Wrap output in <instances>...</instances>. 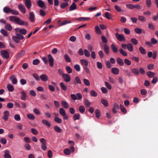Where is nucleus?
<instances>
[{
  "label": "nucleus",
  "instance_id": "obj_1",
  "mask_svg": "<svg viewBox=\"0 0 158 158\" xmlns=\"http://www.w3.org/2000/svg\"><path fill=\"white\" fill-rule=\"evenodd\" d=\"M40 141L41 143V148L43 150H46L47 149V146L46 145L47 143L46 141L44 138H41L40 139Z\"/></svg>",
  "mask_w": 158,
  "mask_h": 158
},
{
  "label": "nucleus",
  "instance_id": "obj_2",
  "mask_svg": "<svg viewBox=\"0 0 158 158\" xmlns=\"http://www.w3.org/2000/svg\"><path fill=\"white\" fill-rule=\"evenodd\" d=\"M71 97L74 100H80L82 98V95L81 93H77L76 95L75 94H71Z\"/></svg>",
  "mask_w": 158,
  "mask_h": 158
},
{
  "label": "nucleus",
  "instance_id": "obj_3",
  "mask_svg": "<svg viewBox=\"0 0 158 158\" xmlns=\"http://www.w3.org/2000/svg\"><path fill=\"white\" fill-rule=\"evenodd\" d=\"M48 61L50 66L51 67H52L54 64V60L51 54H48Z\"/></svg>",
  "mask_w": 158,
  "mask_h": 158
},
{
  "label": "nucleus",
  "instance_id": "obj_4",
  "mask_svg": "<svg viewBox=\"0 0 158 158\" xmlns=\"http://www.w3.org/2000/svg\"><path fill=\"white\" fill-rule=\"evenodd\" d=\"M37 4L39 7L43 9H45L47 7L44 2L41 0H39L37 2Z\"/></svg>",
  "mask_w": 158,
  "mask_h": 158
},
{
  "label": "nucleus",
  "instance_id": "obj_5",
  "mask_svg": "<svg viewBox=\"0 0 158 158\" xmlns=\"http://www.w3.org/2000/svg\"><path fill=\"white\" fill-rule=\"evenodd\" d=\"M116 38L120 41H124L125 40L124 36L122 34H119L118 33L115 34Z\"/></svg>",
  "mask_w": 158,
  "mask_h": 158
},
{
  "label": "nucleus",
  "instance_id": "obj_6",
  "mask_svg": "<svg viewBox=\"0 0 158 158\" xmlns=\"http://www.w3.org/2000/svg\"><path fill=\"white\" fill-rule=\"evenodd\" d=\"M1 54L4 58L7 59L9 57V53L6 50H2L1 52Z\"/></svg>",
  "mask_w": 158,
  "mask_h": 158
},
{
  "label": "nucleus",
  "instance_id": "obj_7",
  "mask_svg": "<svg viewBox=\"0 0 158 158\" xmlns=\"http://www.w3.org/2000/svg\"><path fill=\"white\" fill-rule=\"evenodd\" d=\"M10 115L9 112L7 110L3 112V115L2 118L5 121H6L8 120V117Z\"/></svg>",
  "mask_w": 158,
  "mask_h": 158
},
{
  "label": "nucleus",
  "instance_id": "obj_8",
  "mask_svg": "<svg viewBox=\"0 0 158 158\" xmlns=\"http://www.w3.org/2000/svg\"><path fill=\"white\" fill-rule=\"evenodd\" d=\"M119 106L118 105L115 103L113 106L112 111L114 114H116L117 112V110L119 109Z\"/></svg>",
  "mask_w": 158,
  "mask_h": 158
},
{
  "label": "nucleus",
  "instance_id": "obj_9",
  "mask_svg": "<svg viewBox=\"0 0 158 158\" xmlns=\"http://www.w3.org/2000/svg\"><path fill=\"white\" fill-rule=\"evenodd\" d=\"M62 77L64 81L66 82H69L71 80V77L68 74H64L63 75Z\"/></svg>",
  "mask_w": 158,
  "mask_h": 158
},
{
  "label": "nucleus",
  "instance_id": "obj_10",
  "mask_svg": "<svg viewBox=\"0 0 158 158\" xmlns=\"http://www.w3.org/2000/svg\"><path fill=\"white\" fill-rule=\"evenodd\" d=\"M25 53V51L24 50H21L20 51L16 56V58L17 59H19L23 56Z\"/></svg>",
  "mask_w": 158,
  "mask_h": 158
},
{
  "label": "nucleus",
  "instance_id": "obj_11",
  "mask_svg": "<svg viewBox=\"0 0 158 158\" xmlns=\"http://www.w3.org/2000/svg\"><path fill=\"white\" fill-rule=\"evenodd\" d=\"M18 8L23 13L25 14L26 13V8L23 4H19L18 5Z\"/></svg>",
  "mask_w": 158,
  "mask_h": 158
},
{
  "label": "nucleus",
  "instance_id": "obj_12",
  "mask_svg": "<svg viewBox=\"0 0 158 158\" xmlns=\"http://www.w3.org/2000/svg\"><path fill=\"white\" fill-rule=\"evenodd\" d=\"M25 5L28 9H29L31 6V0H24Z\"/></svg>",
  "mask_w": 158,
  "mask_h": 158
},
{
  "label": "nucleus",
  "instance_id": "obj_13",
  "mask_svg": "<svg viewBox=\"0 0 158 158\" xmlns=\"http://www.w3.org/2000/svg\"><path fill=\"white\" fill-rule=\"evenodd\" d=\"M16 23L20 25H25L27 26L28 25V23L27 22L22 20L19 18H18Z\"/></svg>",
  "mask_w": 158,
  "mask_h": 158
},
{
  "label": "nucleus",
  "instance_id": "obj_14",
  "mask_svg": "<svg viewBox=\"0 0 158 158\" xmlns=\"http://www.w3.org/2000/svg\"><path fill=\"white\" fill-rule=\"evenodd\" d=\"M35 15L34 13L33 12H30L29 19L31 22H33L35 21Z\"/></svg>",
  "mask_w": 158,
  "mask_h": 158
},
{
  "label": "nucleus",
  "instance_id": "obj_15",
  "mask_svg": "<svg viewBox=\"0 0 158 158\" xmlns=\"http://www.w3.org/2000/svg\"><path fill=\"white\" fill-rule=\"evenodd\" d=\"M131 72L135 76H137L139 74V70L135 68H133L131 69Z\"/></svg>",
  "mask_w": 158,
  "mask_h": 158
},
{
  "label": "nucleus",
  "instance_id": "obj_16",
  "mask_svg": "<svg viewBox=\"0 0 158 158\" xmlns=\"http://www.w3.org/2000/svg\"><path fill=\"white\" fill-rule=\"evenodd\" d=\"M40 78L41 79L44 81H46L48 79V76L44 74H43L40 75Z\"/></svg>",
  "mask_w": 158,
  "mask_h": 158
},
{
  "label": "nucleus",
  "instance_id": "obj_17",
  "mask_svg": "<svg viewBox=\"0 0 158 158\" xmlns=\"http://www.w3.org/2000/svg\"><path fill=\"white\" fill-rule=\"evenodd\" d=\"M12 9L8 6H5L3 8V12L6 13H11Z\"/></svg>",
  "mask_w": 158,
  "mask_h": 158
},
{
  "label": "nucleus",
  "instance_id": "obj_18",
  "mask_svg": "<svg viewBox=\"0 0 158 158\" xmlns=\"http://www.w3.org/2000/svg\"><path fill=\"white\" fill-rule=\"evenodd\" d=\"M10 151L8 150H6L4 151V156L5 158H11V156L10 154Z\"/></svg>",
  "mask_w": 158,
  "mask_h": 158
},
{
  "label": "nucleus",
  "instance_id": "obj_19",
  "mask_svg": "<svg viewBox=\"0 0 158 158\" xmlns=\"http://www.w3.org/2000/svg\"><path fill=\"white\" fill-rule=\"evenodd\" d=\"M61 105L65 109H67L69 107V105L66 101H62L61 102Z\"/></svg>",
  "mask_w": 158,
  "mask_h": 158
},
{
  "label": "nucleus",
  "instance_id": "obj_20",
  "mask_svg": "<svg viewBox=\"0 0 158 158\" xmlns=\"http://www.w3.org/2000/svg\"><path fill=\"white\" fill-rule=\"evenodd\" d=\"M117 63L120 66H122L124 65L123 60L120 57H118L116 59Z\"/></svg>",
  "mask_w": 158,
  "mask_h": 158
},
{
  "label": "nucleus",
  "instance_id": "obj_21",
  "mask_svg": "<svg viewBox=\"0 0 158 158\" xmlns=\"http://www.w3.org/2000/svg\"><path fill=\"white\" fill-rule=\"evenodd\" d=\"M123 72L125 73V75L128 77H132V75L131 72L127 69L123 70Z\"/></svg>",
  "mask_w": 158,
  "mask_h": 158
},
{
  "label": "nucleus",
  "instance_id": "obj_22",
  "mask_svg": "<svg viewBox=\"0 0 158 158\" xmlns=\"http://www.w3.org/2000/svg\"><path fill=\"white\" fill-rule=\"evenodd\" d=\"M77 7L75 3L73 2L72 5L70 6L69 10L70 11H72L76 9Z\"/></svg>",
  "mask_w": 158,
  "mask_h": 158
},
{
  "label": "nucleus",
  "instance_id": "obj_23",
  "mask_svg": "<svg viewBox=\"0 0 158 158\" xmlns=\"http://www.w3.org/2000/svg\"><path fill=\"white\" fill-rule=\"evenodd\" d=\"M10 79L12 81V83L14 84H16L17 83V80L15 77V76L13 75L10 77Z\"/></svg>",
  "mask_w": 158,
  "mask_h": 158
},
{
  "label": "nucleus",
  "instance_id": "obj_24",
  "mask_svg": "<svg viewBox=\"0 0 158 158\" xmlns=\"http://www.w3.org/2000/svg\"><path fill=\"white\" fill-rule=\"evenodd\" d=\"M42 123L43 124L47 126L48 127H50L51 126V124L50 122L46 119L42 120Z\"/></svg>",
  "mask_w": 158,
  "mask_h": 158
},
{
  "label": "nucleus",
  "instance_id": "obj_25",
  "mask_svg": "<svg viewBox=\"0 0 158 158\" xmlns=\"http://www.w3.org/2000/svg\"><path fill=\"white\" fill-rule=\"evenodd\" d=\"M111 48L113 52L115 53H117L118 51V48L114 44H112L111 45Z\"/></svg>",
  "mask_w": 158,
  "mask_h": 158
},
{
  "label": "nucleus",
  "instance_id": "obj_26",
  "mask_svg": "<svg viewBox=\"0 0 158 158\" xmlns=\"http://www.w3.org/2000/svg\"><path fill=\"white\" fill-rule=\"evenodd\" d=\"M111 72L114 74L117 75L119 73V69L117 68H113L111 69Z\"/></svg>",
  "mask_w": 158,
  "mask_h": 158
},
{
  "label": "nucleus",
  "instance_id": "obj_27",
  "mask_svg": "<svg viewBox=\"0 0 158 158\" xmlns=\"http://www.w3.org/2000/svg\"><path fill=\"white\" fill-rule=\"evenodd\" d=\"M73 83L75 85L77 83L81 84V81L80 78L78 76H77L75 77V80L74 81Z\"/></svg>",
  "mask_w": 158,
  "mask_h": 158
},
{
  "label": "nucleus",
  "instance_id": "obj_28",
  "mask_svg": "<svg viewBox=\"0 0 158 158\" xmlns=\"http://www.w3.org/2000/svg\"><path fill=\"white\" fill-rule=\"evenodd\" d=\"M69 4L68 2H63L60 5V7L62 9H64L68 6Z\"/></svg>",
  "mask_w": 158,
  "mask_h": 158
},
{
  "label": "nucleus",
  "instance_id": "obj_29",
  "mask_svg": "<svg viewBox=\"0 0 158 158\" xmlns=\"http://www.w3.org/2000/svg\"><path fill=\"white\" fill-rule=\"evenodd\" d=\"M21 94L22 95L21 97V99L23 100H25L27 97L26 93L23 91L21 92Z\"/></svg>",
  "mask_w": 158,
  "mask_h": 158
},
{
  "label": "nucleus",
  "instance_id": "obj_30",
  "mask_svg": "<svg viewBox=\"0 0 158 158\" xmlns=\"http://www.w3.org/2000/svg\"><path fill=\"white\" fill-rule=\"evenodd\" d=\"M80 62L82 65L84 66H87L88 65V61L85 59H82L80 60Z\"/></svg>",
  "mask_w": 158,
  "mask_h": 158
},
{
  "label": "nucleus",
  "instance_id": "obj_31",
  "mask_svg": "<svg viewBox=\"0 0 158 158\" xmlns=\"http://www.w3.org/2000/svg\"><path fill=\"white\" fill-rule=\"evenodd\" d=\"M127 48L129 52H132L133 50V45L131 43H128L127 44Z\"/></svg>",
  "mask_w": 158,
  "mask_h": 158
},
{
  "label": "nucleus",
  "instance_id": "obj_32",
  "mask_svg": "<svg viewBox=\"0 0 158 158\" xmlns=\"http://www.w3.org/2000/svg\"><path fill=\"white\" fill-rule=\"evenodd\" d=\"M101 102L105 107H107L108 106V103L106 99H102L101 100Z\"/></svg>",
  "mask_w": 158,
  "mask_h": 158
},
{
  "label": "nucleus",
  "instance_id": "obj_33",
  "mask_svg": "<svg viewBox=\"0 0 158 158\" xmlns=\"http://www.w3.org/2000/svg\"><path fill=\"white\" fill-rule=\"evenodd\" d=\"M64 58L67 62H70L71 61V59L69 56L67 54H65L64 55Z\"/></svg>",
  "mask_w": 158,
  "mask_h": 158
},
{
  "label": "nucleus",
  "instance_id": "obj_34",
  "mask_svg": "<svg viewBox=\"0 0 158 158\" xmlns=\"http://www.w3.org/2000/svg\"><path fill=\"white\" fill-rule=\"evenodd\" d=\"M147 75L149 78L153 77L155 75V73L151 71H148L147 73Z\"/></svg>",
  "mask_w": 158,
  "mask_h": 158
},
{
  "label": "nucleus",
  "instance_id": "obj_35",
  "mask_svg": "<svg viewBox=\"0 0 158 158\" xmlns=\"http://www.w3.org/2000/svg\"><path fill=\"white\" fill-rule=\"evenodd\" d=\"M18 18L16 16H11L10 17V20L12 22L14 21L16 23Z\"/></svg>",
  "mask_w": 158,
  "mask_h": 158
},
{
  "label": "nucleus",
  "instance_id": "obj_36",
  "mask_svg": "<svg viewBox=\"0 0 158 158\" xmlns=\"http://www.w3.org/2000/svg\"><path fill=\"white\" fill-rule=\"evenodd\" d=\"M104 50L106 54L109 53V48L107 44H105L104 45Z\"/></svg>",
  "mask_w": 158,
  "mask_h": 158
},
{
  "label": "nucleus",
  "instance_id": "obj_37",
  "mask_svg": "<svg viewBox=\"0 0 158 158\" xmlns=\"http://www.w3.org/2000/svg\"><path fill=\"white\" fill-rule=\"evenodd\" d=\"M120 109L121 111L124 114H125L127 113L126 109L122 104L120 105Z\"/></svg>",
  "mask_w": 158,
  "mask_h": 158
},
{
  "label": "nucleus",
  "instance_id": "obj_38",
  "mask_svg": "<svg viewBox=\"0 0 158 158\" xmlns=\"http://www.w3.org/2000/svg\"><path fill=\"white\" fill-rule=\"evenodd\" d=\"M7 88L8 90L10 92H12L14 90V86L11 84H8L7 86Z\"/></svg>",
  "mask_w": 158,
  "mask_h": 158
},
{
  "label": "nucleus",
  "instance_id": "obj_39",
  "mask_svg": "<svg viewBox=\"0 0 158 158\" xmlns=\"http://www.w3.org/2000/svg\"><path fill=\"white\" fill-rule=\"evenodd\" d=\"M54 129L55 131L58 133H60L62 131V129L57 126H55Z\"/></svg>",
  "mask_w": 158,
  "mask_h": 158
},
{
  "label": "nucleus",
  "instance_id": "obj_40",
  "mask_svg": "<svg viewBox=\"0 0 158 158\" xmlns=\"http://www.w3.org/2000/svg\"><path fill=\"white\" fill-rule=\"evenodd\" d=\"M84 104L86 107H89L90 106V103L89 101L87 99L85 100L84 101Z\"/></svg>",
  "mask_w": 158,
  "mask_h": 158
},
{
  "label": "nucleus",
  "instance_id": "obj_41",
  "mask_svg": "<svg viewBox=\"0 0 158 158\" xmlns=\"http://www.w3.org/2000/svg\"><path fill=\"white\" fill-rule=\"evenodd\" d=\"M5 27L6 29L9 31H11L12 29V26L9 23H6Z\"/></svg>",
  "mask_w": 158,
  "mask_h": 158
},
{
  "label": "nucleus",
  "instance_id": "obj_42",
  "mask_svg": "<svg viewBox=\"0 0 158 158\" xmlns=\"http://www.w3.org/2000/svg\"><path fill=\"white\" fill-rule=\"evenodd\" d=\"M59 111L60 114L62 116L65 115V114H66L65 110L63 108H60L59 109Z\"/></svg>",
  "mask_w": 158,
  "mask_h": 158
},
{
  "label": "nucleus",
  "instance_id": "obj_43",
  "mask_svg": "<svg viewBox=\"0 0 158 158\" xmlns=\"http://www.w3.org/2000/svg\"><path fill=\"white\" fill-rule=\"evenodd\" d=\"M80 118V114H75L73 116V119L74 121L77 120H79Z\"/></svg>",
  "mask_w": 158,
  "mask_h": 158
},
{
  "label": "nucleus",
  "instance_id": "obj_44",
  "mask_svg": "<svg viewBox=\"0 0 158 158\" xmlns=\"http://www.w3.org/2000/svg\"><path fill=\"white\" fill-rule=\"evenodd\" d=\"M60 86L61 88V89L64 90L66 91L67 89L66 86L65 85L64 83L63 82H61L60 83Z\"/></svg>",
  "mask_w": 158,
  "mask_h": 158
},
{
  "label": "nucleus",
  "instance_id": "obj_45",
  "mask_svg": "<svg viewBox=\"0 0 158 158\" xmlns=\"http://www.w3.org/2000/svg\"><path fill=\"white\" fill-rule=\"evenodd\" d=\"M27 117L30 119L33 120L35 119V116L31 114H27Z\"/></svg>",
  "mask_w": 158,
  "mask_h": 158
},
{
  "label": "nucleus",
  "instance_id": "obj_46",
  "mask_svg": "<svg viewBox=\"0 0 158 158\" xmlns=\"http://www.w3.org/2000/svg\"><path fill=\"white\" fill-rule=\"evenodd\" d=\"M90 94L91 96L94 97H96L98 95V94L95 90H91L90 91Z\"/></svg>",
  "mask_w": 158,
  "mask_h": 158
},
{
  "label": "nucleus",
  "instance_id": "obj_47",
  "mask_svg": "<svg viewBox=\"0 0 158 158\" xmlns=\"http://www.w3.org/2000/svg\"><path fill=\"white\" fill-rule=\"evenodd\" d=\"M12 39L13 41L16 43H18L20 42V40L18 38L17 36H13Z\"/></svg>",
  "mask_w": 158,
  "mask_h": 158
},
{
  "label": "nucleus",
  "instance_id": "obj_48",
  "mask_svg": "<svg viewBox=\"0 0 158 158\" xmlns=\"http://www.w3.org/2000/svg\"><path fill=\"white\" fill-rule=\"evenodd\" d=\"M146 6L148 7L149 8L151 7L152 6V1L151 0H146Z\"/></svg>",
  "mask_w": 158,
  "mask_h": 158
},
{
  "label": "nucleus",
  "instance_id": "obj_49",
  "mask_svg": "<svg viewBox=\"0 0 158 158\" xmlns=\"http://www.w3.org/2000/svg\"><path fill=\"white\" fill-rule=\"evenodd\" d=\"M85 108L83 106H81L79 108V110L81 113H83L85 111Z\"/></svg>",
  "mask_w": 158,
  "mask_h": 158
},
{
  "label": "nucleus",
  "instance_id": "obj_50",
  "mask_svg": "<svg viewBox=\"0 0 158 158\" xmlns=\"http://www.w3.org/2000/svg\"><path fill=\"white\" fill-rule=\"evenodd\" d=\"M140 52L142 54H145L146 53L145 50L142 47H140L139 48Z\"/></svg>",
  "mask_w": 158,
  "mask_h": 158
},
{
  "label": "nucleus",
  "instance_id": "obj_51",
  "mask_svg": "<svg viewBox=\"0 0 158 158\" xmlns=\"http://www.w3.org/2000/svg\"><path fill=\"white\" fill-rule=\"evenodd\" d=\"M119 51L120 53L124 56H127V53L122 49L120 48L119 49Z\"/></svg>",
  "mask_w": 158,
  "mask_h": 158
},
{
  "label": "nucleus",
  "instance_id": "obj_52",
  "mask_svg": "<svg viewBox=\"0 0 158 158\" xmlns=\"http://www.w3.org/2000/svg\"><path fill=\"white\" fill-rule=\"evenodd\" d=\"M83 82L85 85L89 86L90 85V83L88 80L84 78L83 79Z\"/></svg>",
  "mask_w": 158,
  "mask_h": 158
},
{
  "label": "nucleus",
  "instance_id": "obj_53",
  "mask_svg": "<svg viewBox=\"0 0 158 158\" xmlns=\"http://www.w3.org/2000/svg\"><path fill=\"white\" fill-rule=\"evenodd\" d=\"M105 17L106 19H111V15L109 12H106L105 13Z\"/></svg>",
  "mask_w": 158,
  "mask_h": 158
},
{
  "label": "nucleus",
  "instance_id": "obj_54",
  "mask_svg": "<svg viewBox=\"0 0 158 158\" xmlns=\"http://www.w3.org/2000/svg\"><path fill=\"white\" fill-rule=\"evenodd\" d=\"M54 121L58 123H60L62 122L61 119L59 117L56 116L54 118Z\"/></svg>",
  "mask_w": 158,
  "mask_h": 158
},
{
  "label": "nucleus",
  "instance_id": "obj_55",
  "mask_svg": "<svg viewBox=\"0 0 158 158\" xmlns=\"http://www.w3.org/2000/svg\"><path fill=\"white\" fill-rule=\"evenodd\" d=\"M95 116L97 118H99L100 117V111L98 109H96L95 111Z\"/></svg>",
  "mask_w": 158,
  "mask_h": 158
},
{
  "label": "nucleus",
  "instance_id": "obj_56",
  "mask_svg": "<svg viewBox=\"0 0 158 158\" xmlns=\"http://www.w3.org/2000/svg\"><path fill=\"white\" fill-rule=\"evenodd\" d=\"M1 32L5 36H7L8 34L6 31L4 29H2L0 30Z\"/></svg>",
  "mask_w": 158,
  "mask_h": 158
},
{
  "label": "nucleus",
  "instance_id": "obj_57",
  "mask_svg": "<svg viewBox=\"0 0 158 158\" xmlns=\"http://www.w3.org/2000/svg\"><path fill=\"white\" fill-rule=\"evenodd\" d=\"M19 32L21 34H22L23 35H25L27 33V30L24 29H20L19 30Z\"/></svg>",
  "mask_w": 158,
  "mask_h": 158
},
{
  "label": "nucleus",
  "instance_id": "obj_58",
  "mask_svg": "<svg viewBox=\"0 0 158 158\" xmlns=\"http://www.w3.org/2000/svg\"><path fill=\"white\" fill-rule=\"evenodd\" d=\"M114 7L115 9L117 11L119 12H123V10H122L120 7L118 5H115Z\"/></svg>",
  "mask_w": 158,
  "mask_h": 158
},
{
  "label": "nucleus",
  "instance_id": "obj_59",
  "mask_svg": "<svg viewBox=\"0 0 158 158\" xmlns=\"http://www.w3.org/2000/svg\"><path fill=\"white\" fill-rule=\"evenodd\" d=\"M40 63V60L38 59H35L33 61V64L34 65L38 64Z\"/></svg>",
  "mask_w": 158,
  "mask_h": 158
},
{
  "label": "nucleus",
  "instance_id": "obj_60",
  "mask_svg": "<svg viewBox=\"0 0 158 158\" xmlns=\"http://www.w3.org/2000/svg\"><path fill=\"white\" fill-rule=\"evenodd\" d=\"M64 153L66 155H69L70 154V150L69 148H65L64 150Z\"/></svg>",
  "mask_w": 158,
  "mask_h": 158
},
{
  "label": "nucleus",
  "instance_id": "obj_61",
  "mask_svg": "<svg viewBox=\"0 0 158 158\" xmlns=\"http://www.w3.org/2000/svg\"><path fill=\"white\" fill-rule=\"evenodd\" d=\"M124 63L127 65H130L131 64V62L130 60L128 59H125L124 60Z\"/></svg>",
  "mask_w": 158,
  "mask_h": 158
},
{
  "label": "nucleus",
  "instance_id": "obj_62",
  "mask_svg": "<svg viewBox=\"0 0 158 158\" xmlns=\"http://www.w3.org/2000/svg\"><path fill=\"white\" fill-rule=\"evenodd\" d=\"M138 19L141 22H145L146 21L145 17L142 16H139L138 17Z\"/></svg>",
  "mask_w": 158,
  "mask_h": 158
},
{
  "label": "nucleus",
  "instance_id": "obj_63",
  "mask_svg": "<svg viewBox=\"0 0 158 158\" xmlns=\"http://www.w3.org/2000/svg\"><path fill=\"white\" fill-rule=\"evenodd\" d=\"M131 42L135 45H136L138 44V41L135 38H132L131 39Z\"/></svg>",
  "mask_w": 158,
  "mask_h": 158
},
{
  "label": "nucleus",
  "instance_id": "obj_64",
  "mask_svg": "<svg viewBox=\"0 0 158 158\" xmlns=\"http://www.w3.org/2000/svg\"><path fill=\"white\" fill-rule=\"evenodd\" d=\"M31 131L32 133L35 135H37L38 133V131L36 129L34 128L31 129Z\"/></svg>",
  "mask_w": 158,
  "mask_h": 158
}]
</instances>
